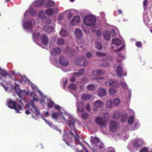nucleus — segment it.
<instances>
[{
  "instance_id": "30",
  "label": "nucleus",
  "mask_w": 152,
  "mask_h": 152,
  "mask_svg": "<svg viewBox=\"0 0 152 152\" xmlns=\"http://www.w3.org/2000/svg\"><path fill=\"white\" fill-rule=\"evenodd\" d=\"M45 13L48 15L51 16L54 14V10L51 8L48 9L46 10Z\"/></svg>"
},
{
  "instance_id": "32",
  "label": "nucleus",
  "mask_w": 152,
  "mask_h": 152,
  "mask_svg": "<svg viewBox=\"0 0 152 152\" xmlns=\"http://www.w3.org/2000/svg\"><path fill=\"white\" fill-rule=\"evenodd\" d=\"M88 26L84 24L82 26L83 28L84 31L87 34H90V31L88 28Z\"/></svg>"
},
{
  "instance_id": "19",
  "label": "nucleus",
  "mask_w": 152,
  "mask_h": 152,
  "mask_svg": "<svg viewBox=\"0 0 152 152\" xmlns=\"http://www.w3.org/2000/svg\"><path fill=\"white\" fill-rule=\"evenodd\" d=\"M45 7H53L54 5V2L51 0H45Z\"/></svg>"
},
{
  "instance_id": "29",
  "label": "nucleus",
  "mask_w": 152,
  "mask_h": 152,
  "mask_svg": "<svg viewBox=\"0 0 152 152\" xmlns=\"http://www.w3.org/2000/svg\"><path fill=\"white\" fill-rule=\"evenodd\" d=\"M84 71V69H81L78 72L74 73L75 76H80L83 75Z\"/></svg>"
},
{
  "instance_id": "26",
  "label": "nucleus",
  "mask_w": 152,
  "mask_h": 152,
  "mask_svg": "<svg viewBox=\"0 0 152 152\" xmlns=\"http://www.w3.org/2000/svg\"><path fill=\"white\" fill-rule=\"evenodd\" d=\"M0 74L4 77H5L7 76H10V75L9 73L6 72L5 70L1 69L0 68Z\"/></svg>"
},
{
  "instance_id": "43",
  "label": "nucleus",
  "mask_w": 152,
  "mask_h": 152,
  "mask_svg": "<svg viewBox=\"0 0 152 152\" xmlns=\"http://www.w3.org/2000/svg\"><path fill=\"white\" fill-rule=\"evenodd\" d=\"M96 48L98 50H101L102 49V46L101 44L99 42H96L95 43Z\"/></svg>"
},
{
  "instance_id": "46",
  "label": "nucleus",
  "mask_w": 152,
  "mask_h": 152,
  "mask_svg": "<svg viewBox=\"0 0 152 152\" xmlns=\"http://www.w3.org/2000/svg\"><path fill=\"white\" fill-rule=\"evenodd\" d=\"M68 87L70 89L73 90H75L76 89V87L74 84H71L69 85Z\"/></svg>"
},
{
  "instance_id": "13",
  "label": "nucleus",
  "mask_w": 152,
  "mask_h": 152,
  "mask_svg": "<svg viewBox=\"0 0 152 152\" xmlns=\"http://www.w3.org/2000/svg\"><path fill=\"white\" fill-rule=\"evenodd\" d=\"M87 61L84 58H78L76 59L75 61V63L80 65L84 66L86 65Z\"/></svg>"
},
{
  "instance_id": "45",
  "label": "nucleus",
  "mask_w": 152,
  "mask_h": 152,
  "mask_svg": "<svg viewBox=\"0 0 152 152\" xmlns=\"http://www.w3.org/2000/svg\"><path fill=\"white\" fill-rule=\"evenodd\" d=\"M39 17L42 18V19L44 18H45V12L44 11H40L38 15Z\"/></svg>"
},
{
  "instance_id": "20",
  "label": "nucleus",
  "mask_w": 152,
  "mask_h": 152,
  "mask_svg": "<svg viewBox=\"0 0 152 152\" xmlns=\"http://www.w3.org/2000/svg\"><path fill=\"white\" fill-rule=\"evenodd\" d=\"M43 29L46 33H49L52 32L53 30L52 27L49 25L44 26Z\"/></svg>"
},
{
  "instance_id": "38",
  "label": "nucleus",
  "mask_w": 152,
  "mask_h": 152,
  "mask_svg": "<svg viewBox=\"0 0 152 152\" xmlns=\"http://www.w3.org/2000/svg\"><path fill=\"white\" fill-rule=\"evenodd\" d=\"M40 36V34L38 32H34L32 34L33 38L34 39H38Z\"/></svg>"
},
{
  "instance_id": "44",
  "label": "nucleus",
  "mask_w": 152,
  "mask_h": 152,
  "mask_svg": "<svg viewBox=\"0 0 152 152\" xmlns=\"http://www.w3.org/2000/svg\"><path fill=\"white\" fill-rule=\"evenodd\" d=\"M57 43L59 45H62L64 44V42L62 39L59 38L58 39Z\"/></svg>"
},
{
  "instance_id": "15",
  "label": "nucleus",
  "mask_w": 152,
  "mask_h": 152,
  "mask_svg": "<svg viewBox=\"0 0 152 152\" xmlns=\"http://www.w3.org/2000/svg\"><path fill=\"white\" fill-rule=\"evenodd\" d=\"M97 93L99 96L101 97L105 95L107 93V91L105 89L100 88L97 91Z\"/></svg>"
},
{
  "instance_id": "12",
  "label": "nucleus",
  "mask_w": 152,
  "mask_h": 152,
  "mask_svg": "<svg viewBox=\"0 0 152 152\" xmlns=\"http://www.w3.org/2000/svg\"><path fill=\"white\" fill-rule=\"evenodd\" d=\"M40 39L41 42L43 45H47L49 42V39L47 35L45 34H43L41 37Z\"/></svg>"
},
{
  "instance_id": "21",
  "label": "nucleus",
  "mask_w": 152,
  "mask_h": 152,
  "mask_svg": "<svg viewBox=\"0 0 152 152\" xmlns=\"http://www.w3.org/2000/svg\"><path fill=\"white\" fill-rule=\"evenodd\" d=\"M103 105V103L99 100H97L94 102L93 104L94 106L97 108L102 107Z\"/></svg>"
},
{
  "instance_id": "64",
  "label": "nucleus",
  "mask_w": 152,
  "mask_h": 152,
  "mask_svg": "<svg viewBox=\"0 0 152 152\" xmlns=\"http://www.w3.org/2000/svg\"><path fill=\"white\" fill-rule=\"evenodd\" d=\"M92 26V27L91 28L92 31L93 32H95L97 28L95 27L94 26Z\"/></svg>"
},
{
  "instance_id": "7",
  "label": "nucleus",
  "mask_w": 152,
  "mask_h": 152,
  "mask_svg": "<svg viewBox=\"0 0 152 152\" xmlns=\"http://www.w3.org/2000/svg\"><path fill=\"white\" fill-rule=\"evenodd\" d=\"M119 124L118 122L114 121H111L110 125V130L113 132H115Z\"/></svg>"
},
{
  "instance_id": "49",
  "label": "nucleus",
  "mask_w": 152,
  "mask_h": 152,
  "mask_svg": "<svg viewBox=\"0 0 152 152\" xmlns=\"http://www.w3.org/2000/svg\"><path fill=\"white\" fill-rule=\"evenodd\" d=\"M120 83L121 84V87L124 89H126L127 88V85L125 82H120Z\"/></svg>"
},
{
  "instance_id": "52",
  "label": "nucleus",
  "mask_w": 152,
  "mask_h": 152,
  "mask_svg": "<svg viewBox=\"0 0 152 152\" xmlns=\"http://www.w3.org/2000/svg\"><path fill=\"white\" fill-rule=\"evenodd\" d=\"M96 54L98 57H105L106 56V54L99 52H96Z\"/></svg>"
},
{
  "instance_id": "3",
  "label": "nucleus",
  "mask_w": 152,
  "mask_h": 152,
  "mask_svg": "<svg viewBox=\"0 0 152 152\" xmlns=\"http://www.w3.org/2000/svg\"><path fill=\"white\" fill-rule=\"evenodd\" d=\"M96 21L95 18L92 15L86 16L84 19L85 24L89 26H94Z\"/></svg>"
},
{
  "instance_id": "54",
  "label": "nucleus",
  "mask_w": 152,
  "mask_h": 152,
  "mask_svg": "<svg viewBox=\"0 0 152 152\" xmlns=\"http://www.w3.org/2000/svg\"><path fill=\"white\" fill-rule=\"evenodd\" d=\"M54 104V103L52 101H51L48 104V107L52 108L53 107Z\"/></svg>"
},
{
  "instance_id": "24",
  "label": "nucleus",
  "mask_w": 152,
  "mask_h": 152,
  "mask_svg": "<svg viewBox=\"0 0 152 152\" xmlns=\"http://www.w3.org/2000/svg\"><path fill=\"white\" fill-rule=\"evenodd\" d=\"M80 20V18L79 16H75L71 21V24L74 25H76Z\"/></svg>"
},
{
  "instance_id": "60",
  "label": "nucleus",
  "mask_w": 152,
  "mask_h": 152,
  "mask_svg": "<svg viewBox=\"0 0 152 152\" xmlns=\"http://www.w3.org/2000/svg\"><path fill=\"white\" fill-rule=\"evenodd\" d=\"M55 108L59 111L60 110L61 107L60 106L58 105H55L54 106Z\"/></svg>"
},
{
  "instance_id": "17",
  "label": "nucleus",
  "mask_w": 152,
  "mask_h": 152,
  "mask_svg": "<svg viewBox=\"0 0 152 152\" xmlns=\"http://www.w3.org/2000/svg\"><path fill=\"white\" fill-rule=\"evenodd\" d=\"M105 73L104 71L102 70L97 69L93 71L92 74L94 76H97L104 74Z\"/></svg>"
},
{
  "instance_id": "63",
  "label": "nucleus",
  "mask_w": 152,
  "mask_h": 152,
  "mask_svg": "<svg viewBox=\"0 0 152 152\" xmlns=\"http://www.w3.org/2000/svg\"><path fill=\"white\" fill-rule=\"evenodd\" d=\"M75 80V78L74 76L70 78V80L72 82H74Z\"/></svg>"
},
{
  "instance_id": "41",
  "label": "nucleus",
  "mask_w": 152,
  "mask_h": 152,
  "mask_svg": "<svg viewBox=\"0 0 152 152\" xmlns=\"http://www.w3.org/2000/svg\"><path fill=\"white\" fill-rule=\"evenodd\" d=\"M134 119V118L133 116H130L128 120V124L130 125L132 124L133 123Z\"/></svg>"
},
{
  "instance_id": "1",
  "label": "nucleus",
  "mask_w": 152,
  "mask_h": 152,
  "mask_svg": "<svg viewBox=\"0 0 152 152\" xmlns=\"http://www.w3.org/2000/svg\"><path fill=\"white\" fill-rule=\"evenodd\" d=\"M75 121L74 119H72L69 121V126L71 128L69 129V132L66 133V136L67 137L71 140L73 138L76 141L78 142L79 141L80 137L77 134L76 129L75 127Z\"/></svg>"
},
{
  "instance_id": "59",
  "label": "nucleus",
  "mask_w": 152,
  "mask_h": 152,
  "mask_svg": "<svg viewBox=\"0 0 152 152\" xmlns=\"http://www.w3.org/2000/svg\"><path fill=\"white\" fill-rule=\"evenodd\" d=\"M148 0H144L143 2V6L144 7H146L147 4Z\"/></svg>"
},
{
  "instance_id": "9",
  "label": "nucleus",
  "mask_w": 152,
  "mask_h": 152,
  "mask_svg": "<svg viewBox=\"0 0 152 152\" xmlns=\"http://www.w3.org/2000/svg\"><path fill=\"white\" fill-rule=\"evenodd\" d=\"M92 142L94 144H96V146L98 147L99 149H102L104 147V145L99 140L96 138H94L91 140Z\"/></svg>"
},
{
  "instance_id": "35",
  "label": "nucleus",
  "mask_w": 152,
  "mask_h": 152,
  "mask_svg": "<svg viewBox=\"0 0 152 152\" xmlns=\"http://www.w3.org/2000/svg\"><path fill=\"white\" fill-rule=\"evenodd\" d=\"M74 51L73 49L70 47H67L65 49V52L67 53L72 54Z\"/></svg>"
},
{
  "instance_id": "36",
  "label": "nucleus",
  "mask_w": 152,
  "mask_h": 152,
  "mask_svg": "<svg viewBox=\"0 0 152 152\" xmlns=\"http://www.w3.org/2000/svg\"><path fill=\"white\" fill-rule=\"evenodd\" d=\"M67 32L66 30H64L63 29H61L60 32V34L61 37H66L67 35Z\"/></svg>"
},
{
  "instance_id": "47",
  "label": "nucleus",
  "mask_w": 152,
  "mask_h": 152,
  "mask_svg": "<svg viewBox=\"0 0 152 152\" xmlns=\"http://www.w3.org/2000/svg\"><path fill=\"white\" fill-rule=\"evenodd\" d=\"M59 114V113H53L52 114V117L53 119H57Z\"/></svg>"
},
{
  "instance_id": "62",
  "label": "nucleus",
  "mask_w": 152,
  "mask_h": 152,
  "mask_svg": "<svg viewBox=\"0 0 152 152\" xmlns=\"http://www.w3.org/2000/svg\"><path fill=\"white\" fill-rule=\"evenodd\" d=\"M86 109L88 111H90L91 110V107L89 104H87L86 105Z\"/></svg>"
},
{
  "instance_id": "4",
  "label": "nucleus",
  "mask_w": 152,
  "mask_h": 152,
  "mask_svg": "<svg viewBox=\"0 0 152 152\" xmlns=\"http://www.w3.org/2000/svg\"><path fill=\"white\" fill-rule=\"evenodd\" d=\"M95 121L101 127H104L107 124V120L104 119H102L99 116H98L96 118L95 120Z\"/></svg>"
},
{
  "instance_id": "16",
  "label": "nucleus",
  "mask_w": 152,
  "mask_h": 152,
  "mask_svg": "<svg viewBox=\"0 0 152 152\" xmlns=\"http://www.w3.org/2000/svg\"><path fill=\"white\" fill-rule=\"evenodd\" d=\"M59 62L61 65L64 66H66L68 65V62L67 60L63 56L60 57Z\"/></svg>"
},
{
  "instance_id": "8",
  "label": "nucleus",
  "mask_w": 152,
  "mask_h": 152,
  "mask_svg": "<svg viewBox=\"0 0 152 152\" xmlns=\"http://www.w3.org/2000/svg\"><path fill=\"white\" fill-rule=\"evenodd\" d=\"M105 85L108 86L115 88L118 87L119 86L118 83L114 80H109L106 82Z\"/></svg>"
},
{
  "instance_id": "61",
  "label": "nucleus",
  "mask_w": 152,
  "mask_h": 152,
  "mask_svg": "<svg viewBox=\"0 0 152 152\" xmlns=\"http://www.w3.org/2000/svg\"><path fill=\"white\" fill-rule=\"evenodd\" d=\"M96 35L99 38V37L101 36V32L99 30H98L96 32Z\"/></svg>"
},
{
  "instance_id": "58",
  "label": "nucleus",
  "mask_w": 152,
  "mask_h": 152,
  "mask_svg": "<svg viewBox=\"0 0 152 152\" xmlns=\"http://www.w3.org/2000/svg\"><path fill=\"white\" fill-rule=\"evenodd\" d=\"M58 20H62L64 18L63 15L62 14H60L58 17Z\"/></svg>"
},
{
  "instance_id": "57",
  "label": "nucleus",
  "mask_w": 152,
  "mask_h": 152,
  "mask_svg": "<svg viewBox=\"0 0 152 152\" xmlns=\"http://www.w3.org/2000/svg\"><path fill=\"white\" fill-rule=\"evenodd\" d=\"M53 128V129H54L58 131L60 133H61V130L59 129L58 128L57 126H56L54 125H53V128Z\"/></svg>"
},
{
  "instance_id": "31",
  "label": "nucleus",
  "mask_w": 152,
  "mask_h": 152,
  "mask_svg": "<svg viewBox=\"0 0 152 152\" xmlns=\"http://www.w3.org/2000/svg\"><path fill=\"white\" fill-rule=\"evenodd\" d=\"M91 97V96L89 94H84L82 95L81 99L84 100H87Z\"/></svg>"
},
{
  "instance_id": "39",
  "label": "nucleus",
  "mask_w": 152,
  "mask_h": 152,
  "mask_svg": "<svg viewBox=\"0 0 152 152\" xmlns=\"http://www.w3.org/2000/svg\"><path fill=\"white\" fill-rule=\"evenodd\" d=\"M113 106H118L120 102V100L116 98L114 99L112 101Z\"/></svg>"
},
{
  "instance_id": "55",
  "label": "nucleus",
  "mask_w": 152,
  "mask_h": 152,
  "mask_svg": "<svg viewBox=\"0 0 152 152\" xmlns=\"http://www.w3.org/2000/svg\"><path fill=\"white\" fill-rule=\"evenodd\" d=\"M135 45L137 47L140 48L142 46V44L141 42L140 41L137 42H136Z\"/></svg>"
},
{
  "instance_id": "22",
  "label": "nucleus",
  "mask_w": 152,
  "mask_h": 152,
  "mask_svg": "<svg viewBox=\"0 0 152 152\" xmlns=\"http://www.w3.org/2000/svg\"><path fill=\"white\" fill-rule=\"evenodd\" d=\"M103 36L106 40H109L110 39V33L108 30L105 31L103 34Z\"/></svg>"
},
{
  "instance_id": "2",
  "label": "nucleus",
  "mask_w": 152,
  "mask_h": 152,
  "mask_svg": "<svg viewBox=\"0 0 152 152\" xmlns=\"http://www.w3.org/2000/svg\"><path fill=\"white\" fill-rule=\"evenodd\" d=\"M7 103L8 107L11 109H14L16 113H21L22 109V107L20 105L16 104L15 102L11 99L7 100Z\"/></svg>"
},
{
  "instance_id": "33",
  "label": "nucleus",
  "mask_w": 152,
  "mask_h": 152,
  "mask_svg": "<svg viewBox=\"0 0 152 152\" xmlns=\"http://www.w3.org/2000/svg\"><path fill=\"white\" fill-rule=\"evenodd\" d=\"M96 88L95 85L91 84L88 85L87 87V89L90 91L94 90Z\"/></svg>"
},
{
  "instance_id": "14",
  "label": "nucleus",
  "mask_w": 152,
  "mask_h": 152,
  "mask_svg": "<svg viewBox=\"0 0 152 152\" xmlns=\"http://www.w3.org/2000/svg\"><path fill=\"white\" fill-rule=\"evenodd\" d=\"M61 51V49L58 48H55L51 51V54L53 56L59 55Z\"/></svg>"
},
{
  "instance_id": "28",
  "label": "nucleus",
  "mask_w": 152,
  "mask_h": 152,
  "mask_svg": "<svg viewBox=\"0 0 152 152\" xmlns=\"http://www.w3.org/2000/svg\"><path fill=\"white\" fill-rule=\"evenodd\" d=\"M31 97H32L34 101L37 102L38 100V96L35 93L34 91L32 92L30 94Z\"/></svg>"
},
{
  "instance_id": "25",
  "label": "nucleus",
  "mask_w": 152,
  "mask_h": 152,
  "mask_svg": "<svg viewBox=\"0 0 152 152\" xmlns=\"http://www.w3.org/2000/svg\"><path fill=\"white\" fill-rule=\"evenodd\" d=\"M112 43L116 45L119 46L122 43V42L119 39L117 38H114L112 40Z\"/></svg>"
},
{
  "instance_id": "34",
  "label": "nucleus",
  "mask_w": 152,
  "mask_h": 152,
  "mask_svg": "<svg viewBox=\"0 0 152 152\" xmlns=\"http://www.w3.org/2000/svg\"><path fill=\"white\" fill-rule=\"evenodd\" d=\"M113 106V102L111 100H109L107 101L106 104V107L107 108H111Z\"/></svg>"
},
{
  "instance_id": "18",
  "label": "nucleus",
  "mask_w": 152,
  "mask_h": 152,
  "mask_svg": "<svg viewBox=\"0 0 152 152\" xmlns=\"http://www.w3.org/2000/svg\"><path fill=\"white\" fill-rule=\"evenodd\" d=\"M32 26V23L31 21H27L23 24L24 28L26 29H31Z\"/></svg>"
},
{
  "instance_id": "40",
  "label": "nucleus",
  "mask_w": 152,
  "mask_h": 152,
  "mask_svg": "<svg viewBox=\"0 0 152 152\" xmlns=\"http://www.w3.org/2000/svg\"><path fill=\"white\" fill-rule=\"evenodd\" d=\"M81 116L82 118L83 119L86 120L88 118L89 115L86 113H84L81 114Z\"/></svg>"
},
{
  "instance_id": "48",
  "label": "nucleus",
  "mask_w": 152,
  "mask_h": 152,
  "mask_svg": "<svg viewBox=\"0 0 152 152\" xmlns=\"http://www.w3.org/2000/svg\"><path fill=\"white\" fill-rule=\"evenodd\" d=\"M109 94L111 95L114 94L116 92V89L114 88H110L109 89Z\"/></svg>"
},
{
  "instance_id": "6",
  "label": "nucleus",
  "mask_w": 152,
  "mask_h": 152,
  "mask_svg": "<svg viewBox=\"0 0 152 152\" xmlns=\"http://www.w3.org/2000/svg\"><path fill=\"white\" fill-rule=\"evenodd\" d=\"M116 74L118 76L121 77L122 75L126 76L127 72L124 71L122 66L121 65H119L116 68Z\"/></svg>"
},
{
  "instance_id": "11",
  "label": "nucleus",
  "mask_w": 152,
  "mask_h": 152,
  "mask_svg": "<svg viewBox=\"0 0 152 152\" xmlns=\"http://www.w3.org/2000/svg\"><path fill=\"white\" fill-rule=\"evenodd\" d=\"M16 92L19 97L21 98H23V96H24L27 95H28V93L25 90L22 91L20 89H16Z\"/></svg>"
},
{
  "instance_id": "23",
  "label": "nucleus",
  "mask_w": 152,
  "mask_h": 152,
  "mask_svg": "<svg viewBox=\"0 0 152 152\" xmlns=\"http://www.w3.org/2000/svg\"><path fill=\"white\" fill-rule=\"evenodd\" d=\"M44 3V0H39L35 1L33 3V5L35 7H39L43 5Z\"/></svg>"
},
{
  "instance_id": "50",
  "label": "nucleus",
  "mask_w": 152,
  "mask_h": 152,
  "mask_svg": "<svg viewBox=\"0 0 152 152\" xmlns=\"http://www.w3.org/2000/svg\"><path fill=\"white\" fill-rule=\"evenodd\" d=\"M140 145L137 142V141L136 140L133 142V146L134 147L136 148H138L140 146Z\"/></svg>"
},
{
  "instance_id": "42",
  "label": "nucleus",
  "mask_w": 152,
  "mask_h": 152,
  "mask_svg": "<svg viewBox=\"0 0 152 152\" xmlns=\"http://www.w3.org/2000/svg\"><path fill=\"white\" fill-rule=\"evenodd\" d=\"M42 20L44 22H45L47 24H50L51 23V20L50 18L46 17L43 18Z\"/></svg>"
},
{
  "instance_id": "56",
  "label": "nucleus",
  "mask_w": 152,
  "mask_h": 152,
  "mask_svg": "<svg viewBox=\"0 0 152 152\" xmlns=\"http://www.w3.org/2000/svg\"><path fill=\"white\" fill-rule=\"evenodd\" d=\"M148 149L147 147H144L142 148L139 152H148Z\"/></svg>"
},
{
  "instance_id": "37",
  "label": "nucleus",
  "mask_w": 152,
  "mask_h": 152,
  "mask_svg": "<svg viewBox=\"0 0 152 152\" xmlns=\"http://www.w3.org/2000/svg\"><path fill=\"white\" fill-rule=\"evenodd\" d=\"M128 117V115L126 114H124L122 115L121 117V121L123 122L126 121Z\"/></svg>"
},
{
  "instance_id": "5",
  "label": "nucleus",
  "mask_w": 152,
  "mask_h": 152,
  "mask_svg": "<svg viewBox=\"0 0 152 152\" xmlns=\"http://www.w3.org/2000/svg\"><path fill=\"white\" fill-rule=\"evenodd\" d=\"M74 33L77 38V41L78 42H80L81 43H83L84 41L81 39V38L83 37L81 31L79 29H77L75 30Z\"/></svg>"
},
{
  "instance_id": "51",
  "label": "nucleus",
  "mask_w": 152,
  "mask_h": 152,
  "mask_svg": "<svg viewBox=\"0 0 152 152\" xmlns=\"http://www.w3.org/2000/svg\"><path fill=\"white\" fill-rule=\"evenodd\" d=\"M120 115L118 113H115L113 114V118L114 119H117L118 118Z\"/></svg>"
},
{
  "instance_id": "10",
  "label": "nucleus",
  "mask_w": 152,
  "mask_h": 152,
  "mask_svg": "<svg viewBox=\"0 0 152 152\" xmlns=\"http://www.w3.org/2000/svg\"><path fill=\"white\" fill-rule=\"evenodd\" d=\"M30 104L31 105V107L34 109V113L36 115L38 116H40L43 118L42 116L40 114L39 110L34 105L33 101H31Z\"/></svg>"
},
{
  "instance_id": "27",
  "label": "nucleus",
  "mask_w": 152,
  "mask_h": 152,
  "mask_svg": "<svg viewBox=\"0 0 152 152\" xmlns=\"http://www.w3.org/2000/svg\"><path fill=\"white\" fill-rule=\"evenodd\" d=\"M84 110V105L82 102H80L78 104V107L77 108V111L78 112H83Z\"/></svg>"
},
{
  "instance_id": "53",
  "label": "nucleus",
  "mask_w": 152,
  "mask_h": 152,
  "mask_svg": "<svg viewBox=\"0 0 152 152\" xmlns=\"http://www.w3.org/2000/svg\"><path fill=\"white\" fill-rule=\"evenodd\" d=\"M43 119L46 122L47 124L49 126H50L51 128H53V124L51 122H50L47 120L43 118Z\"/></svg>"
}]
</instances>
